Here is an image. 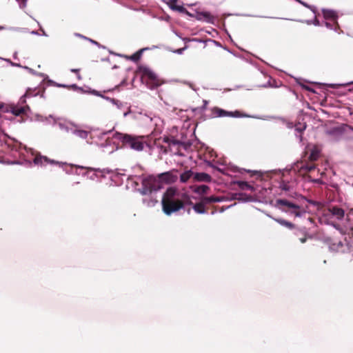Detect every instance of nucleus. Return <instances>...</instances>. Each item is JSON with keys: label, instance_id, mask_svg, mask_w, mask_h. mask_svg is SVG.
Returning a JSON list of instances; mask_svg holds the SVG:
<instances>
[{"label": "nucleus", "instance_id": "1", "mask_svg": "<svg viewBox=\"0 0 353 353\" xmlns=\"http://www.w3.org/2000/svg\"><path fill=\"white\" fill-rule=\"evenodd\" d=\"M162 209L166 215L185 208L187 205H192V202L186 194H180L175 188H169L163 194Z\"/></svg>", "mask_w": 353, "mask_h": 353}, {"label": "nucleus", "instance_id": "2", "mask_svg": "<svg viewBox=\"0 0 353 353\" xmlns=\"http://www.w3.org/2000/svg\"><path fill=\"white\" fill-rule=\"evenodd\" d=\"M137 73L140 76L141 81L150 89L156 88L163 83L158 75L148 66L139 65Z\"/></svg>", "mask_w": 353, "mask_h": 353}, {"label": "nucleus", "instance_id": "3", "mask_svg": "<svg viewBox=\"0 0 353 353\" xmlns=\"http://www.w3.org/2000/svg\"><path fill=\"white\" fill-rule=\"evenodd\" d=\"M274 207L282 212L290 213L295 216L300 217L305 212L301 207L287 199H277L274 203Z\"/></svg>", "mask_w": 353, "mask_h": 353}, {"label": "nucleus", "instance_id": "4", "mask_svg": "<svg viewBox=\"0 0 353 353\" xmlns=\"http://www.w3.org/2000/svg\"><path fill=\"white\" fill-rule=\"evenodd\" d=\"M163 184L159 175L157 176H150L143 180L141 193L142 194H148L154 191H157L162 188Z\"/></svg>", "mask_w": 353, "mask_h": 353}, {"label": "nucleus", "instance_id": "5", "mask_svg": "<svg viewBox=\"0 0 353 353\" xmlns=\"http://www.w3.org/2000/svg\"><path fill=\"white\" fill-rule=\"evenodd\" d=\"M121 140L125 147L137 151L143 150L145 143L143 137H135L130 134L122 135Z\"/></svg>", "mask_w": 353, "mask_h": 353}, {"label": "nucleus", "instance_id": "6", "mask_svg": "<svg viewBox=\"0 0 353 353\" xmlns=\"http://www.w3.org/2000/svg\"><path fill=\"white\" fill-rule=\"evenodd\" d=\"M163 143L168 144V146H163V145L160 146V148L163 150V153H165V154L168 153L170 152H172V149L174 147L176 148V153H178V152L179 150V147L181 145H183V143L181 141H180L179 140H176L173 138H170L168 137H164L163 138Z\"/></svg>", "mask_w": 353, "mask_h": 353}, {"label": "nucleus", "instance_id": "7", "mask_svg": "<svg viewBox=\"0 0 353 353\" xmlns=\"http://www.w3.org/2000/svg\"><path fill=\"white\" fill-rule=\"evenodd\" d=\"M28 105L19 106L16 105H10L3 108V111L5 112H11L14 116H20L23 120V116L27 114L29 110Z\"/></svg>", "mask_w": 353, "mask_h": 353}, {"label": "nucleus", "instance_id": "8", "mask_svg": "<svg viewBox=\"0 0 353 353\" xmlns=\"http://www.w3.org/2000/svg\"><path fill=\"white\" fill-rule=\"evenodd\" d=\"M158 175L162 184H172L175 183L178 179V170L172 169Z\"/></svg>", "mask_w": 353, "mask_h": 353}, {"label": "nucleus", "instance_id": "9", "mask_svg": "<svg viewBox=\"0 0 353 353\" xmlns=\"http://www.w3.org/2000/svg\"><path fill=\"white\" fill-rule=\"evenodd\" d=\"M213 114L216 117H241L243 116V113L239 111L235 112H227L219 108H214L212 110Z\"/></svg>", "mask_w": 353, "mask_h": 353}, {"label": "nucleus", "instance_id": "10", "mask_svg": "<svg viewBox=\"0 0 353 353\" xmlns=\"http://www.w3.org/2000/svg\"><path fill=\"white\" fill-rule=\"evenodd\" d=\"M212 181V177L210 174L205 172H194V179L193 181H199V182H210Z\"/></svg>", "mask_w": 353, "mask_h": 353}, {"label": "nucleus", "instance_id": "11", "mask_svg": "<svg viewBox=\"0 0 353 353\" xmlns=\"http://www.w3.org/2000/svg\"><path fill=\"white\" fill-rule=\"evenodd\" d=\"M199 20H203L208 23H214L216 17L209 12H200L197 14Z\"/></svg>", "mask_w": 353, "mask_h": 353}, {"label": "nucleus", "instance_id": "12", "mask_svg": "<svg viewBox=\"0 0 353 353\" xmlns=\"http://www.w3.org/2000/svg\"><path fill=\"white\" fill-rule=\"evenodd\" d=\"M329 212L339 220L342 219L344 217L345 212L342 208L337 206L330 207Z\"/></svg>", "mask_w": 353, "mask_h": 353}, {"label": "nucleus", "instance_id": "13", "mask_svg": "<svg viewBox=\"0 0 353 353\" xmlns=\"http://www.w3.org/2000/svg\"><path fill=\"white\" fill-rule=\"evenodd\" d=\"M322 12L325 19L330 20L331 21H334V23H336V20L338 16L335 11L332 10L323 9Z\"/></svg>", "mask_w": 353, "mask_h": 353}, {"label": "nucleus", "instance_id": "14", "mask_svg": "<svg viewBox=\"0 0 353 353\" xmlns=\"http://www.w3.org/2000/svg\"><path fill=\"white\" fill-rule=\"evenodd\" d=\"M221 201V199L219 196H203L201 199L200 201L202 202L204 205H206L208 204L220 202Z\"/></svg>", "mask_w": 353, "mask_h": 353}, {"label": "nucleus", "instance_id": "15", "mask_svg": "<svg viewBox=\"0 0 353 353\" xmlns=\"http://www.w3.org/2000/svg\"><path fill=\"white\" fill-rule=\"evenodd\" d=\"M34 163L37 165H46L48 163H55L54 161H50L46 157H42L41 155L36 156L34 159Z\"/></svg>", "mask_w": 353, "mask_h": 353}, {"label": "nucleus", "instance_id": "16", "mask_svg": "<svg viewBox=\"0 0 353 353\" xmlns=\"http://www.w3.org/2000/svg\"><path fill=\"white\" fill-rule=\"evenodd\" d=\"M191 178L194 179V172L191 170H187L180 175V181L181 183H187Z\"/></svg>", "mask_w": 353, "mask_h": 353}, {"label": "nucleus", "instance_id": "17", "mask_svg": "<svg viewBox=\"0 0 353 353\" xmlns=\"http://www.w3.org/2000/svg\"><path fill=\"white\" fill-rule=\"evenodd\" d=\"M321 150L316 147L314 146L311 150L308 159L310 161H316L320 156Z\"/></svg>", "mask_w": 353, "mask_h": 353}, {"label": "nucleus", "instance_id": "18", "mask_svg": "<svg viewBox=\"0 0 353 353\" xmlns=\"http://www.w3.org/2000/svg\"><path fill=\"white\" fill-rule=\"evenodd\" d=\"M249 177H253L254 179H259L261 177V174L258 171H252L250 170L244 169V179Z\"/></svg>", "mask_w": 353, "mask_h": 353}, {"label": "nucleus", "instance_id": "19", "mask_svg": "<svg viewBox=\"0 0 353 353\" xmlns=\"http://www.w3.org/2000/svg\"><path fill=\"white\" fill-rule=\"evenodd\" d=\"M273 219L280 225L286 227L289 229H293L295 227L292 223L288 221L285 219L278 218H273Z\"/></svg>", "mask_w": 353, "mask_h": 353}, {"label": "nucleus", "instance_id": "20", "mask_svg": "<svg viewBox=\"0 0 353 353\" xmlns=\"http://www.w3.org/2000/svg\"><path fill=\"white\" fill-rule=\"evenodd\" d=\"M205 206L202 202L199 201L193 205V209L198 214H204L206 212Z\"/></svg>", "mask_w": 353, "mask_h": 353}, {"label": "nucleus", "instance_id": "21", "mask_svg": "<svg viewBox=\"0 0 353 353\" xmlns=\"http://www.w3.org/2000/svg\"><path fill=\"white\" fill-rule=\"evenodd\" d=\"M38 93H39V91H37L35 89L32 90L31 88H28L26 90L25 94L21 98V101H22V103H25L26 102L25 98L36 96L38 94Z\"/></svg>", "mask_w": 353, "mask_h": 353}, {"label": "nucleus", "instance_id": "22", "mask_svg": "<svg viewBox=\"0 0 353 353\" xmlns=\"http://www.w3.org/2000/svg\"><path fill=\"white\" fill-rule=\"evenodd\" d=\"M209 190H210V188L208 185H201L197 186L195 188L194 192L199 194H206Z\"/></svg>", "mask_w": 353, "mask_h": 353}, {"label": "nucleus", "instance_id": "23", "mask_svg": "<svg viewBox=\"0 0 353 353\" xmlns=\"http://www.w3.org/2000/svg\"><path fill=\"white\" fill-rule=\"evenodd\" d=\"M74 133L76 136L82 139H86L88 135V132L83 130H76Z\"/></svg>", "mask_w": 353, "mask_h": 353}, {"label": "nucleus", "instance_id": "24", "mask_svg": "<svg viewBox=\"0 0 353 353\" xmlns=\"http://www.w3.org/2000/svg\"><path fill=\"white\" fill-rule=\"evenodd\" d=\"M172 10L177 11L181 13H188V11L182 6L174 5L173 7L171 8Z\"/></svg>", "mask_w": 353, "mask_h": 353}, {"label": "nucleus", "instance_id": "25", "mask_svg": "<svg viewBox=\"0 0 353 353\" xmlns=\"http://www.w3.org/2000/svg\"><path fill=\"white\" fill-rule=\"evenodd\" d=\"M141 54H142V50H140L137 51V52H135L134 54H133L131 56L130 59L133 61H137L140 59Z\"/></svg>", "mask_w": 353, "mask_h": 353}, {"label": "nucleus", "instance_id": "26", "mask_svg": "<svg viewBox=\"0 0 353 353\" xmlns=\"http://www.w3.org/2000/svg\"><path fill=\"white\" fill-rule=\"evenodd\" d=\"M325 25L327 28L336 30V26H337V21H336V23H334V21L325 22Z\"/></svg>", "mask_w": 353, "mask_h": 353}, {"label": "nucleus", "instance_id": "27", "mask_svg": "<svg viewBox=\"0 0 353 353\" xmlns=\"http://www.w3.org/2000/svg\"><path fill=\"white\" fill-rule=\"evenodd\" d=\"M296 1L299 2L301 4H302L303 6L306 7V8H310L313 12L315 13L316 12V8L314 6H310L308 5L307 3L301 1V0H296Z\"/></svg>", "mask_w": 353, "mask_h": 353}, {"label": "nucleus", "instance_id": "28", "mask_svg": "<svg viewBox=\"0 0 353 353\" xmlns=\"http://www.w3.org/2000/svg\"><path fill=\"white\" fill-rule=\"evenodd\" d=\"M306 128V125L305 124L303 125H301V124H299V125H296V128H295V130L297 131L298 132L301 133L302 132H303Z\"/></svg>", "mask_w": 353, "mask_h": 353}, {"label": "nucleus", "instance_id": "29", "mask_svg": "<svg viewBox=\"0 0 353 353\" xmlns=\"http://www.w3.org/2000/svg\"><path fill=\"white\" fill-rule=\"evenodd\" d=\"M303 169L305 170L307 172H311L312 170L315 169V165H307L303 166Z\"/></svg>", "mask_w": 353, "mask_h": 353}, {"label": "nucleus", "instance_id": "30", "mask_svg": "<svg viewBox=\"0 0 353 353\" xmlns=\"http://www.w3.org/2000/svg\"><path fill=\"white\" fill-rule=\"evenodd\" d=\"M21 8H25L26 7L27 0H17Z\"/></svg>", "mask_w": 353, "mask_h": 353}, {"label": "nucleus", "instance_id": "31", "mask_svg": "<svg viewBox=\"0 0 353 353\" xmlns=\"http://www.w3.org/2000/svg\"><path fill=\"white\" fill-rule=\"evenodd\" d=\"M243 185H244V190H254V187L252 185H251L250 184H249L248 183H247L246 181H244Z\"/></svg>", "mask_w": 353, "mask_h": 353}, {"label": "nucleus", "instance_id": "32", "mask_svg": "<svg viewBox=\"0 0 353 353\" xmlns=\"http://www.w3.org/2000/svg\"><path fill=\"white\" fill-rule=\"evenodd\" d=\"M178 0H169L168 4L169 6V7L171 8L172 7L174 6V5H176V2H177Z\"/></svg>", "mask_w": 353, "mask_h": 353}, {"label": "nucleus", "instance_id": "33", "mask_svg": "<svg viewBox=\"0 0 353 353\" xmlns=\"http://www.w3.org/2000/svg\"><path fill=\"white\" fill-rule=\"evenodd\" d=\"M79 70H80L79 69H71V72H74V73L78 74H77V78H78V79L80 80L81 79V77L80 74H79Z\"/></svg>", "mask_w": 353, "mask_h": 353}, {"label": "nucleus", "instance_id": "34", "mask_svg": "<svg viewBox=\"0 0 353 353\" xmlns=\"http://www.w3.org/2000/svg\"><path fill=\"white\" fill-rule=\"evenodd\" d=\"M280 188H281L282 190H285V191H287V190H289V187H288V185L287 184H285V183H282V184H281Z\"/></svg>", "mask_w": 353, "mask_h": 353}, {"label": "nucleus", "instance_id": "35", "mask_svg": "<svg viewBox=\"0 0 353 353\" xmlns=\"http://www.w3.org/2000/svg\"><path fill=\"white\" fill-rule=\"evenodd\" d=\"M234 199L241 200L243 199V194H239L238 195L236 194V197H234Z\"/></svg>", "mask_w": 353, "mask_h": 353}, {"label": "nucleus", "instance_id": "36", "mask_svg": "<svg viewBox=\"0 0 353 353\" xmlns=\"http://www.w3.org/2000/svg\"><path fill=\"white\" fill-rule=\"evenodd\" d=\"M312 23L315 26H319L320 25L319 21L318 19H315Z\"/></svg>", "mask_w": 353, "mask_h": 353}, {"label": "nucleus", "instance_id": "37", "mask_svg": "<svg viewBox=\"0 0 353 353\" xmlns=\"http://www.w3.org/2000/svg\"><path fill=\"white\" fill-rule=\"evenodd\" d=\"M183 50H184V48H181V49L177 50V52H178V53H179V54H181V53H182V52H183Z\"/></svg>", "mask_w": 353, "mask_h": 353}, {"label": "nucleus", "instance_id": "38", "mask_svg": "<svg viewBox=\"0 0 353 353\" xmlns=\"http://www.w3.org/2000/svg\"><path fill=\"white\" fill-rule=\"evenodd\" d=\"M300 241H301V242L302 243H305V242L306 239H305V238H303V239H300Z\"/></svg>", "mask_w": 353, "mask_h": 353}, {"label": "nucleus", "instance_id": "39", "mask_svg": "<svg viewBox=\"0 0 353 353\" xmlns=\"http://www.w3.org/2000/svg\"><path fill=\"white\" fill-rule=\"evenodd\" d=\"M3 108H4V105L2 103H0V110L1 109L3 110Z\"/></svg>", "mask_w": 353, "mask_h": 353}, {"label": "nucleus", "instance_id": "40", "mask_svg": "<svg viewBox=\"0 0 353 353\" xmlns=\"http://www.w3.org/2000/svg\"><path fill=\"white\" fill-rule=\"evenodd\" d=\"M238 184L240 187H241L243 185V181H239Z\"/></svg>", "mask_w": 353, "mask_h": 353}, {"label": "nucleus", "instance_id": "41", "mask_svg": "<svg viewBox=\"0 0 353 353\" xmlns=\"http://www.w3.org/2000/svg\"><path fill=\"white\" fill-rule=\"evenodd\" d=\"M259 87H266L267 84L259 85Z\"/></svg>", "mask_w": 353, "mask_h": 353}, {"label": "nucleus", "instance_id": "42", "mask_svg": "<svg viewBox=\"0 0 353 353\" xmlns=\"http://www.w3.org/2000/svg\"><path fill=\"white\" fill-rule=\"evenodd\" d=\"M190 211H191V209H190V208H188V209L187 210V212H188V214H190Z\"/></svg>", "mask_w": 353, "mask_h": 353}, {"label": "nucleus", "instance_id": "43", "mask_svg": "<svg viewBox=\"0 0 353 353\" xmlns=\"http://www.w3.org/2000/svg\"><path fill=\"white\" fill-rule=\"evenodd\" d=\"M260 77H266V78L269 79V77H265L264 75H263L261 74H260Z\"/></svg>", "mask_w": 353, "mask_h": 353}, {"label": "nucleus", "instance_id": "44", "mask_svg": "<svg viewBox=\"0 0 353 353\" xmlns=\"http://www.w3.org/2000/svg\"><path fill=\"white\" fill-rule=\"evenodd\" d=\"M59 87H62V88H65L66 87L65 85H59Z\"/></svg>", "mask_w": 353, "mask_h": 353}, {"label": "nucleus", "instance_id": "45", "mask_svg": "<svg viewBox=\"0 0 353 353\" xmlns=\"http://www.w3.org/2000/svg\"><path fill=\"white\" fill-rule=\"evenodd\" d=\"M234 172H239V169L236 168H234Z\"/></svg>", "mask_w": 353, "mask_h": 353}, {"label": "nucleus", "instance_id": "46", "mask_svg": "<svg viewBox=\"0 0 353 353\" xmlns=\"http://www.w3.org/2000/svg\"><path fill=\"white\" fill-rule=\"evenodd\" d=\"M299 137L300 141H302V136L299 135Z\"/></svg>", "mask_w": 353, "mask_h": 353}, {"label": "nucleus", "instance_id": "47", "mask_svg": "<svg viewBox=\"0 0 353 353\" xmlns=\"http://www.w3.org/2000/svg\"><path fill=\"white\" fill-rule=\"evenodd\" d=\"M243 201H248V199H247L245 198V196H244V199H243Z\"/></svg>", "mask_w": 353, "mask_h": 353}, {"label": "nucleus", "instance_id": "48", "mask_svg": "<svg viewBox=\"0 0 353 353\" xmlns=\"http://www.w3.org/2000/svg\"><path fill=\"white\" fill-rule=\"evenodd\" d=\"M203 102H204V105H205L206 103H207V101H203Z\"/></svg>", "mask_w": 353, "mask_h": 353}, {"label": "nucleus", "instance_id": "49", "mask_svg": "<svg viewBox=\"0 0 353 353\" xmlns=\"http://www.w3.org/2000/svg\"><path fill=\"white\" fill-rule=\"evenodd\" d=\"M352 211H353V209L352 210Z\"/></svg>", "mask_w": 353, "mask_h": 353}]
</instances>
